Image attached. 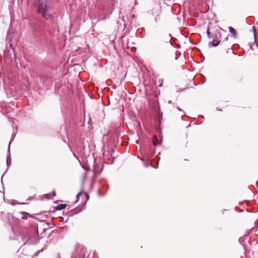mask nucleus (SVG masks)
<instances>
[{
  "instance_id": "f257e3e1",
  "label": "nucleus",
  "mask_w": 258,
  "mask_h": 258,
  "mask_svg": "<svg viewBox=\"0 0 258 258\" xmlns=\"http://www.w3.org/2000/svg\"><path fill=\"white\" fill-rule=\"evenodd\" d=\"M35 5L38 8V12L42 17L46 20L52 19L53 18V11L49 5L47 1L37 0Z\"/></svg>"
},
{
  "instance_id": "f03ea898",
  "label": "nucleus",
  "mask_w": 258,
  "mask_h": 258,
  "mask_svg": "<svg viewBox=\"0 0 258 258\" xmlns=\"http://www.w3.org/2000/svg\"><path fill=\"white\" fill-rule=\"evenodd\" d=\"M223 34L220 32L216 33L213 37V41L209 42L210 47H216L219 45L222 40V36Z\"/></svg>"
},
{
  "instance_id": "7ed1b4c3",
  "label": "nucleus",
  "mask_w": 258,
  "mask_h": 258,
  "mask_svg": "<svg viewBox=\"0 0 258 258\" xmlns=\"http://www.w3.org/2000/svg\"><path fill=\"white\" fill-rule=\"evenodd\" d=\"M228 36L227 35L224 37L223 40L221 41V43L219 44L223 49L226 50L227 52H228V50L232 49V43L228 42Z\"/></svg>"
},
{
  "instance_id": "20e7f679",
  "label": "nucleus",
  "mask_w": 258,
  "mask_h": 258,
  "mask_svg": "<svg viewBox=\"0 0 258 258\" xmlns=\"http://www.w3.org/2000/svg\"><path fill=\"white\" fill-rule=\"evenodd\" d=\"M15 136V135L14 136V137L13 139H11V141L9 142V144L8 146V151H7L8 155H7V164L8 166L11 164V155H10V145L12 143V142L13 141V140H14Z\"/></svg>"
},
{
  "instance_id": "39448f33",
  "label": "nucleus",
  "mask_w": 258,
  "mask_h": 258,
  "mask_svg": "<svg viewBox=\"0 0 258 258\" xmlns=\"http://www.w3.org/2000/svg\"><path fill=\"white\" fill-rule=\"evenodd\" d=\"M228 29L229 32L233 35L234 37L236 38L237 35L236 31L232 27H229Z\"/></svg>"
},
{
  "instance_id": "423d86ee",
  "label": "nucleus",
  "mask_w": 258,
  "mask_h": 258,
  "mask_svg": "<svg viewBox=\"0 0 258 258\" xmlns=\"http://www.w3.org/2000/svg\"><path fill=\"white\" fill-rule=\"evenodd\" d=\"M66 204H59L56 206V209L57 210H61L64 209L66 207Z\"/></svg>"
},
{
  "instance_id": "0eeeda50",
  "label": "nucleus",
  "mask_w": 258,
  "mask_h": 258,
  "mask_svg": "<svg viewBox=\"0 0 258 258\" xmlns=\"http://www.w3.org/2000/svg\"><path fill=\"white\" fill-rule=\"evenodd\" d=\"M254 231H255L254 228H251L250 229L247 230L245 232V235H248L251 232H253Z\"/></svg>"
},
{
  "instance_id": "6e6552de",
  "label": "nucleus",
  "mask_w": 258,
  "mask_h": 258,
  "mask_svg": "<svg viewBox=\"0 0 258 258\" xmlns=\"http://www.w3.org/2000/svg\"><path fill=\"white\" fill-rule=\"evenodd\" d=\"M163 83V80L162 79H160L158 80V86L160 87H162Z\"/></svg>"
},
{
  "instance_id": "1a4fd4ad",
  "label": "nucleus",
  "mask_w": 258,
  "mask_h": 258,
  "mask_svg": "<svg viewBox=\"0 0 258 258\" xmlns=\"http://www.w3.org/2000/svg\"><path fill=\"white\" fill-rule=\"evenodd\" d=\"M207 36H208V38H213V36H211V33H210V32L209 31V28H208V29L207 30Z\"/></svg>"
},
{
  "instance_id": "9d476101",
  "label": "nucleus",
  "mask_w": 258,
  "mask_h": 258,
  "mask_svg": "<svg viewBox=\"0 0 258 258\" xmlns=\"http://www.w3.org/2000/svg\"><path fill=\"white\" fill-rule=\"evenodd\" d=\"M160 144H161L160 142H158L157 141H156L155 140H153V141L152 142L153 145L155 147L158 146V145H160Z\"/></svg>"
},
{
  "instance_id": "9b49d317",
  "label": "nucleus",
  "mask_w": 258,
  "mask_h": 258,
  "mask_svg": "<svg viewBox=\"0 0 258 258\" xmlns=\"http://www.w3.org/2000/svg\"><path fill=\"white\" fill-rule=\"evenodd\" d=\"M82 167L85 169L87 171H90V168L87 167V166H82Z\"/></svg>"
},
{
  "instance_id": "f8f14e48",
  "label": "nucleus",
  "mask_w": 258,
  "mask_h": 258,
  "mask_svg": "<svg viewBox=\"0 0 258 258\" xmlns=\"http://www.w3.org/2000/svg\"><path fill=\"white\" fill-rule=\"evenodd\" d=\"M40 252V250H39V251H37L36 252H35V253L33 254V256H38V254H39V253Z\"/></svg>"
},
{
  "instance_id": "ddd939ff",
  "label": "nucleus",
  "mask_w": 258,
  "mask_h": 258,
  "mask_svg": "<svg viewBox=\"0 0 258 258\" xmlns=\"http://www.w3.org/2000/svg\"><path fill=\"white\" fill-rule=\"evenodd\" d=\"M255 225L256 227V229L258 228V219L255 222Z\"/></svg>"
},
{
  "instance_id": "4468645a",
  "label": "nucleus",
  "mask_w": 258,
  "mask_h": 258,
  "mask_svg": "<svg viewBox=\"0 0 258 258\" xmlns=\"http://www.w3.org/2000/svg\"><path fill=\"white\" fill-rule=\"evenodd\" d=\"M10 47L12 48V49L14 51V48L13 47V44H11Z\"/></svg>"
},
{
  "instance_id": "2eb2a0df",
  "label": "nucleus",
  "mask_w": 258,
  "mask_h": 258,
  "mask_svg": "<svg viewBox=\"0 0 258 258\" xmlns=\"http://www.w3.org/2000/svg\"><path fill=\"white\" fill-rule=\"evenodd\" d=\"M52 196L53 197L55 196V192L54 190H53L52 192Z\"/></svg>"
},
{
  "instance_id": "dca6fc26",
  "label": "nucleus",
  "mask_w": 258,
  "mask_h": 258,
  "mask_svg": "<svg viewBox=\"0 0 258 258\" xmlns=\"http://www.w3.org/2000/svg\"><path fill=\"white\" fill-rule=\"evenodd\" d=\"M87 173H85L84 175V179H86L87 178Z\"/></svg>"
},
{
  "instance_id": "f3484780",
  "label": "nucleus",
  "mask_w": 258,
  "mask_h": 258,
  "mask_svg": "<svg viewBox=\"0 0 258 258\" xmlns=\"http://www.w3.org/2000/svg\"><path fill=\"white\" fill-rule=\"evenodd\" d=\"M45 196H46V197L47 199H50V198H49V195L46 194V195H45Z\"/></svg>"
},
{
  "instance_id": "a211bd4d",
  "label": "nucleus",
  "mask_w": 258,
  "mask_h": 258,
  "mask_svg": "<svg viewBox=\"0 0 258 258\" xmlns=\"http://www.w3.org/2000/svg\"><path fill=\"white\" fill-rule=\"evenodd\" d=\"M81 192H79V193H78V194H77V198H78V197H79V196H80L81 195Z\"/></svg>"
},
{
  "instance_id": "6ab92c4d",
  "label": "nucleus",
  "mask_w": 258,
  "mask_h": 258,
  "mask_svg": "<svg viewBox=\"0 0 258 258\" xmlns=\"http://www.w3.org/2000/svg\"><path fill=\"white\" fill-rule=\"evenodd\" d=\"M177 109H178L179 111H182L181 109V108H179V107H177Z\"/></svg>"
},
{
  "instance_id": "aec40b11",
  "label": "nucleus",
  "mask_w": 258,
  "mask_h": 258,
  "mask_svg": "<svg viewBox=\"0 0 258 258\" xmlns=\"http://www.w3.org/2000/svg\"><path fill=\"white\" fill-rule=\"evenodd\" d=\"M159 95H160V93L159 94H155L154 97H158Z\"/></svg>"
},
{
  "instance_id": "412c9836",
  "label": "nucleus",
  "mask_w": 258,
  "mask_h": 258,
  "mask_svg": "<svg viewBox=\"0 0 258 258\" xmlns=\"http://www.w3.org/2000/svg\"><path fill=\"white\" fill-rule=\"evenodd\" d=\"M3 175L2 176V178H1V181L2 182L3 181Z\"/></svg>"
},
{
  "instance_id": "4be33fe9",
  "label": "nucleus",
  "mask_w": 258,
  "mask_h": 258,
  "mask_svg": "<svg viewBox=\"0 0 258 258\" xmlns=\"http://www.w3.org/2000/svg\"><path fill=\"white\" fill-rule=\"evenodd\" d=\"M217 109L218 110H220V111L221 110V109H219L218 108H217Z\"/></svg>"
},
{
  "instance_id": "5701e85b",
  "label": "nucleus",
  "mask_w": 258,
  "mask_h": 258,
  "mask_svg": "<svg viewBox=\"0 0 258 258\" xmlns=\"http://www.w3.org/2000/svg\"><path fill=\"white\" fill-rule=\"evenodd\" d=\"M168 103H171V101H168Z\"/></svg>"
},
{
  "instance_id": "b1692460",
  "label": "nucleus",
  "mask_w": 258,
  "mask_h": 258,
  "mask_svg": "<svg viewBox=\"0 0 258 258\" xmlns=\"http://www.w3.org/2000/svg\"><path fill=\"white\" fill-rule=\"evenodd\" d=\"M124 96L123 94H121V97Z\"/></svg>"
}]
</instances>
